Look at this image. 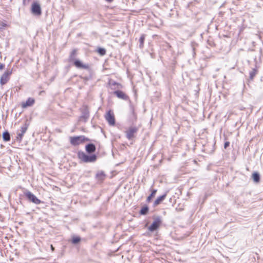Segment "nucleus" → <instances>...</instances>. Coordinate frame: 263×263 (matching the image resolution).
Wrapping results in <instances>:
<instances>
[{
	"instance_id": "1",
	"label": "nucleus",
	"mask_w": 263,
	"mask_h": 263,
	"mask_svg": "<svg viewBox=\"0 0 263 263\" xmlns=\"http://www.w3.org/2000/svg\"><path fill=\"white\" fill-rule=\"evenodd\" d=\"M78 50L77 49H73L70 53L68 61L69 62H72L73 65L80 69H88L89 66L88 64H84L82 61L79 59H76V57L77 55Z\"/></svg>"
},
{
	"instance_id": "2",
	"label": "nucleus",
	"mask_w": 263,
	"mask_h": 263,
	"mask_svg": "<svg viewBox=\"0 0 263 263\" xmlns=\"http://www.w3.org/2000/svg\"><path fill=\"white\" fill-rule=\"evenodd\" d=\"M89 140L88 138H86L84 135L71 136L69 137L70 143L73 146L79 145L86 141H89Z\"/></svg>"
},
{
	"instance_id": "3",
	"label": "nucleus",
	"mask_w": 263,
	"mask_h": 263,
	"mask_svg": "<svg viewBox=\"0 0 263 263\" xmlns=\"http://www.w3.org/2000/svg\"><path fill=\"white\" fill-rule=\"evenodd\" d=\"M105 119L110 126H114L116 123L115 117L112 110H108L105 115Z\"/></svg>"
},
{
	"instance_id": "4",
	"label": "nucleus",
	"mask_w": 263,
	"mask_h": 263,
	"mask_svg": "<svg viewBox=\"0 0 263 263\" xmlns=\"http://www.w3.org/2000/svg\"><path fill=\"white\" fill-rule=\"evenodd\" d=\"M79 157L84 162H95L97 160V156L95 155L87 156L84 153H79Z\"/></svg>"
},
{
	"instance_id": "5",
	"label": "nucleus",
	"mask_w": 263,
	"mask_h": 263,
	"mask_svg": "<svg viewBox=\"0 0 263 263\" xmlns=\"http://www.w3.org/2000/svg\"><path fill=\"white\" fill-rule=\"evenodd\" d=\"M12 74V71L7 70L1 76L0 78V84L1 85L6 84L10 79V76Z\"/></svg>"
},
{
	"instance_id": "6",
	"label": "nucleus",
	"mask_w": 263,
	"mask_h": 263,
	"mask_svg": "<svg viewBox=\"0 0 263 263\" xmlns=\"http://www.w3.org/2000/svg\"><path fill=\"white\" fill-rule=\"evenodd\" d=\"M138 130L137 127H129L126 131V136L128 140H131L135 137V135Z\"/></svg>"
},
{
	"instance_id": "7",
	"label": "nucleus",
	"mask_w": 263,
	"mask_h": 263,
	"mask_svg": "<svg viewBox=\"0 0 263 263\" xmlns=\"http://www.w3.org/2000/svg\"><path fill=\"white\" fill-rule=\"evenodd\" d=\"M162 221L159 217L155 218L152 224L148 228V229L151 232H154L158 229L161 226Z\"/></svg>"
},
{
	"instance_id": "8",
	"label": "nucleus",
	"mask_w": 263,
	"mask_h": 263,
	"mask_svg": "<svg viewBox=\"0 0 263 263\" xmlns=\"http://www.w3.org/2000/svg\"><path fill=\"white\" fill-rule=\"evenodd\" d=\"M25 196L30 201L36 204H40L41 201L39 200L34 194L30 192H27L25 193Z\"/></svg>"
},
{
	"instance_id": "9",
	"label": "nucleus",
	"mask_w": 263,
	"mask_h": 263,
	"mask_svg": "<svg viewBox=\"0 0 263 263\" xmlns=\"http://www.w3.org/2000/svg\"><path fill=\"white\" fill-rule=\"evenodd\" d=\"M31 12L36 15H40L42 13V10L40 5L36 2H34L31 6Z\"/></svg>"
},
{
	"instance_id": "10",
	"label": "nucleus",
	"mask_w": 263,
	"mask_h": 263,
	"mask_svg": "<svg viewBox=\"0 0 263 263\" xmlns=\"http://www.w3.org/2000/svg\"><path fill=\"white\" fill-rule=\"evenodd\" d=\"M28 128V125L25 124L23 126L21 127V129L20 130H18L17 133V139L19 140L20 141H21L24 134L26 133Z\"/></svg>"
},
{
	"instance_id": "11",
	"label": "nucleus",
	"mask_w": 263,
	"mask_h": 263,
	"mask_svg": "<svg viewBox=\"0 0 263 263\" xmlns=\"http://www.w3.org/2000/svg\"><path fill=\"white\" fill-rule=\"evenodd\" d=\"M35 103V100L32 98H28L26 102L21 103V107L23 108L32 106Z\"/></svg>"
},
{
	"instance_id": "12",
	"label": "nucleus",
	"mask_w": 263,
	"mask_h": 263,
	"mask_svg": "<svg viewBox=\"0 0 263 263\" xmlns=\"http://www.w3.org/2000/svg\"><path fill=\"white\" fill-rule=\"evenodd\" d=\"M116 96L122 100H127L129 99V97L123 91L121 90H117L114 92Z\"/></svg>"
},
{
	"instance_id": "13",
	"label": "nucleus",
	"mask_w": 263,
	"mask_h": 263,
	"mask_svg": "<svg viewBox=\"0 0 263 263\" xmlns=\"http://www.w3.org/2000/svg\"><path fill=\"white\" fill-rule=\"evenodd\" d=\"M166 194H164L159 197H158L154 201L153 203L154 207H156L161 204L162 201L166 198Z\"/></svg>"
},
{
	"instance_id": "14",
	"label": "nucleus",
	"mask_w": 263,
	"mask_h": 263,
	"mask_svg": "<svg viewBox=\"0 0 263 263\" xmlns=\"http://www.w3.org/2000/svg\"><path fill=\"white\" fill-rule=\"evenodd\" d=\"M85 148L86 152L88 153L95 152L96 149L95 145L92 143L87 144Z\"/></svg>"
},
{
	"instance_id": "15",
	"label": "nucleus",
	"mask_w": 263,
	"mask_h": 263,
	"mask_svg": "<svg viewBox=\"0 0 263 263\" xmlns=\"http://www.w3.org/2000/svg\"><path fill=\"white\" fill-rule=\"evenodd\" d=\"M97 179L101 182H102L105 178V174L102 172H99L96 175Z\"/></svg>"
},
{
	"instance_id": "16",
	"label": "nucleus",
	"mask_w": 263,
	"mask_h": 263,
	"mask_svg": "<svg viewBox=\"0 0 263 263\" xmlns=\"http://www.w3.org/2000/svg\"><path fill=\"white\" fill-rule=\"evenodd\" d=\"M157 192V190L156 189L152 190L151 194L146 198V201L147 202H149L155 196Z\"/></svg>"
},
{
	"instance_id": "17",
	"label": "nucleus",
	"mask_w": 263,
	"mask_h": 263,
	"mask_svg": "<svg viewBox=\"0 0 263 263\" xmlns=\"http://www.w3.org/2000/svg\"><path fill=\"white\" fill-rule=\"evenodd\" d=\"M148 208L147 205H144L142 207L140 211V215H146L148 212Z\"/></svg>"
},
{
	"instance_id": "18",
	"label": "nucleus",
	"mask_w": 263,
	"mask_h": 263,
	"mask_svg": "<svg viewBox=\"0 0 263 263\" xmlns=\"http://www.w3.org/2000/svg\"><path fill=\"white\" fill-rule=\"evenodd\" d=\"M252 178L255 182H258L260 180V176L258 173L254 172L252 175Z\"/></svg>"
},
{
	"instance_id": "19",
	"label": "nucleus",
	"mask_w": 263,
	"mask_h": 263,
	"mask_svg": "<svg viewBox=\"0 0 263 263\" xmlns=\"http://www.w3.org/2000/svg\"><path fill=\"white\" fill-rule=\"evenodd\" d=\"M145 35L144 34H142L139 39L140 42V47L142 48L144 46V42L145 40Z\"/></svg>"
},
{
	"instance_id": "20",
	"label": "nucleus",
	"mask_w": 263,
	"mask_h": 263,
	"mask_svg": "<svg viewBox=\"0 0 263 263\" xmlns=\"http://www.w3.org/2000/svg\"><path fill=\"white\" fill-rule=\"evenodd\" d=\"M257 73V70L256 69H253L250 72V79L252 80L254 77L256 75Z\"/></svg>"
},
{
	"instance_id": "21",
	"label": "nucleus",
	"mask_w": 263,
	"mask_h": 263,
	"mask_svg": "<svg viewBox=\"0 0 263 263\" xmlns=\"http://www.w3.org/2000/svg\"><path fill=\"white\" fill-rule=\"evenodd\" d=\"M97 52L100 55H104L106 54V50L104 48H102L101 47H99L97 50Z\"/></svg>"
},
{
	"instance_id": "22",
	"label": "nucleus",
	"mask_w": 263,
	"mask_h": 263,
	"mask_svg": "<svg viewBox=\"0 0 263 263\" xmlns=\"http://www.w3.org/2000/svg\"><path fill=\"white\" fill-rule=\"evenodd\" d=\"M3 139L6 141H8L10 140V135L8 132H5L3 135Z\"/></svg>"
},
{
	"instance_id": "23",
	"label": "nucleus",
	"mask_w": 263,
	"mask_h": 263,
	"mask_svg": "<svg viewBox=\"0 0 263 263\" xmlns=\"http://www.w3.org/2000/svg\"><path fill=\"white\" fill-rule=\"evenodd\" d=\"M81 240V238L78 236H74L72 238V242L74 244L79 243Z\"/></svg>"
},
{
	"instance_id": "24",
	"label": "nucleus",
	"mask_w": 263,
	"mask_h": 263,
	"mask_svg": "<svg viewBox=\"0 0 263 263\" xmlns=\"http://www.w3.org/2000/svg\"><path fill=\"white\" fill-rule=\"evenodd\" d=\"M0 28H5L10 27V24H8L6 22H0Z\"/></svg>"
},
{
	"instance_id": "25",
	"label": "nucleus",
	"mask_w": 263,
	"mask_h": 263,
	"mask_svg": "<svg viewBox=\"0 0 263 263\" xmlns=\"http://www.w3.org/2000/svg\"><path fill=\"white\" fill-rule=\"evenodd\" d=\"M31 0H23V4L24 5H26L29 3Z\"/></svg>"
},
{
	"instance_id": "26",
	"label": "nucleus",
	"mask_w": 263,
	"mask_h": 263,
	"mask_svg": "<svg viewBox=\"0 0 263 263\" xmlns=\"http://www.w3.org/2000/svg\"><path fill=\"white\" fill-rule=\"evenodd\" d=\"M230 145V142H228V141H227L224 143V148H227V147H228Z\"/></svg>"
},
{
	"instance_id": "27",
	"label": "nucleus",
	"mask_w": 263,
	"mask_h": 263,
	"mask_svg": "<svg viewBox=\"0 0 263 263\" xmlns=\"http://www.w3.org/2000/svg\"><path fill=\"white\" fill-rule=\"evenodd\" d=\"M5 68V65L0 63V70H2Z\"/></svg>"
},
{
	"instance_id": "28",
	"label": "nucleus",
	"mask_w": 263,
	"mask_h": 263,
	"mask_svg": "<svg viewBox=\"0 0 263 263\" xmlns=\"http://www.w3.org/2000/svg\"><path fill=\"white\" fill-rule=\"evenodd\" d=\"M50 247H51V249L52 251H54V248L53 247L52 245H51Z\"/></svg>"
},
{
	"instance_id": "29",
	"label": "nucleus",
	"mask_w": 263,
	"mask_h": 263,
	"mask_svg": "<svg viewBox=\"0 0 263 263\" xmlns=\"http://www.w3.org/2000/svg\"><path fill=\"white\" fill-rule=\"evenodd\" d=\"M106 2H109V3H111L114 0H105Z\"/></svg>"
},
{
	"instance_id": "30",
	"label": "nucleus",
	"mask_w": 263,
	"mask_h": 263,
	"mask_svg": "<svg viewBox=\"0 0 263 263\" xmlns=\"http://www.w3.org/2000/svg\"><path fill=\"white\" fill-rule=\"evenodd\" d=\"M2 29V28H0V30Z\"/></svg>"
}]
</instances>
